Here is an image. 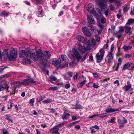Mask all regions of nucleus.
<instances>
[{
	"label": "nucleus",
	"mask_w": 134,
	"mask_h": 134,
	"mask_svg": "<svg viewBox=\"0 0 134 134\" xmlns=\"http://www.w3.org/2000/svg\"><path fill=\"white\" fill-rule=\"evenodd\" d=\"M88 50L87 48L84 46H82L80 44H79V47L78 48H74L72 49V51L76 57V59H77L78 62H79L80 59H81V61H83L85 59L87 53L84 55L82 56H81L79 52H81L83 54L85 53L87 50Z\"/></svg>",
	"instance_id": "obj_1"
},
{
	"label": "nucleus",
	"mask_w": 134,
	"mask_h": 134,
	"mask_svg": "<svg viewBox=\"0 0 134 134\" xmlns=\"http://www.w3.org/2000/svg\"><path fill=\"white\" fill-rule=\"evenodd\" d=\"M3 54L4 56V59L5 60L8 59L10 61H14L17 55V52L14 49L10 50L9 54L8 50L5 49L4 50Z\"/></svg>",
	"instance_id": "obj_2"
},
{
	"label": "nucleus",
	"mask_w": 134,
	"mask_h": 134,
	"mask_svg": "<svg viewBox=\"0 0 134 134\" xmlns=\"http://www.w3.org/2000/svg\"><path fill=\"white\" fill-rule=\"evenodd\" d=\"M132 23H134V19H129L128 20L127 22L126 23L125 25L124 26V30H125V32L126 34L130 35L132 34L131 27L130 26H127V25H130Z\"/></svg>",
	"instance_id": "obj_3"
},
{
	"label": "nucleus",
	"mask_w": 134,
	"mask_h": 134,
	"mask_svg": "<svg viewBox=\"0 0 134 134\" xmlns=\"http://www.w3.org/2000/svg\"><path fill=\"white\" fill-rule=\"evenodd\" d=\"M51 54L49 51L44 52L42 56H40V59L42 60V62L41 63L44 66L46 65V63L45 62H43V60L45 61H47V59L50 58L51 57Z\"/></svg>",
	"instance_id": "obj_4"
},
{
	"label": "nucleus",
	"mask_w": 134,
	"mask_h": 134,
	"mask_svg": "<svg viewBox=\"0 0 134 134\" xmlns=\"http://www.w3.org/2000/svg\"><path fill=\"white\" fill-rule=\"evenodd\" d=\"M105 52L103 48L100 49L99 52L96 55L97 62L99 63L101 61L103 60Z\"/></svg>",
	"instance_id": "obj_5"
},
{
	"label": "nucleus",
	"mask_w": 134,
	"mask_h": 134,
	"mask_svg": "<svg viewBox=\"0 0 134 134\" xmlns=\"http://www.w3.org/2000/svg\"><path fill=\"white\" fill-rule=\"evenodd\" d=\"M27 58V62L29 63H31V59L33 60L36 61L38 60V57L35 55V53H30V55L27 56L26 57Z\"/></svg>",
	"instance_id": "obj_6"
},
{
	"label": "nucleus",
	"mask_w": 134,
	"mask_h": 134,
	"mask_svg": "<svg viewBox=\"0 0 134 134\" xmlns=\"http://www.w3.org/2000/svg\"><path fill=\"white\" fill-rule=\"evenodd\" d=\"M30 52L29 50H26L20 51L19 53V56L21 58H23L25 56H27L30 55Z\"/></svg>",
	"instance_id": "obj_7"
},
{
	"label": "nucleus",
	"mask_w": 134,
	"mask_h": 134,
	"mask_svg": "<svg viewBox=\"0 0 134 134\" xmlns=\"http://www.w3.org/2000/svg\"><path fill=\"white\" fill-rule=\"evenodd\" d=\"M87 9L89 13L94 14L96 13V11L94 10V7L92 4L91 3L88 4L87 6Z\"/></svg>",
	"instance_id": "obj_8"
},
{
	"label": "nucleus",
	"mask_w": 134,
	"mask_h": 134,
	"mask_svg": "<svg viewBox=\"0 0 134 134\" xmlns=\"http://www.w3.org/2000/svg\"><path fill=\"white\" fill-rule=\"evenodd\" d=\"M98 4L100 7L101 9H104L106 6V4L103 0H98L97 1Z\"/></svg>",
	"instance_id": "obj_9"
},
{
	"label": "nucleus",
	"mask_w": 134,
	"mask_h": 134,
	"mask_svg": "<svg viewBox=\"0 0 134 134\" xmlns=\"http://www.w3.org/2000/svg\"><path fill=\"white\" fill-rule=\"evenodd\" d=\"M82 30L84 34L87 37H90L91 34L90 30L86 27H83L82 28Z\"/></svg>",
	"instance_id": "obj_10"
},
{
	"label": "nucleus",
	"mask_w": 134,
	"mask_h": 134,
	"mask_svg": "<svg viewBox=\"0 0 134 134\" xmlns=\"http://www.w3.org/2000/svg\"><path fill=\"white\" fill-rule=\"evenodd\" d=\"M112 53L111 52H108L107 55L108 62L109 64L112 62L113 59V55Z\"/></svg>",
	"instance_id": "obj_11"
},
{
	"label": "nucleus",
	"mask_w": 134,
	"mask_h": 134,
	"mask_svg": "<svg viewBox=\"0 0 134 134\" xmlns=\"http://www.w3.org/2000/svg\"><path fill=\"white\" fill-rule=\"evenodd\" d=\"M123 88L125 91L127 92L129 91L131 92V94H132V92L133 91V88L132 87L131 85V84H129L127 85H126Z\"/></svg>",
	"instance_id": "obj_12"
},
{
	"label": "nucleus",
	"mask_w": 134,
	"mask_h": 134,
	"mask_svg": "<svg viewBox=\"0 0 134 134\" xmlns=\"http://www.w3.org/2000/svg\"><path fill=\"white\" fill-rule=\"evenodd\" d=\"M33 80V79L32 78L25 79L23 83L25 85H28L31 83H36V82L34 81Z\"/></svg>",
	"instance_id": "obj_13"
},
{
	"label": "nucleus",
	"mask_w": 134,
	"mask_h": 134,
	"mask_svg": "<svg viewBox=\"0 0 134 134\" xmlns=\"http://www.w3.org/2000/svg\"><path fill=\"white\" fill-rule=\"evenodd\" d=\"M59 129L57 128L55 126L51 129L49 130L50 133L54 134H60L58 132Z\"/></svg>",
	"instance_id": "obj_14"
},
{
	"label": "nucleus",
	"mask_w": 134,
	"mask_h": 134,
	"mask_svg": "<svg viewBox=\"0 0 134 134\" xmlns=\"http://www.w3.org/2000/svg\"><path fill=\"white\" fill-rule=\"evenodd\" d=\"M77 39L78 41L83 43H86V40L81 35L77 36Z\"/></svg>",
	"instance_id": "obj_15"
},
{
	"label": "nucleus",
	"mask_w": 134,
	"mask_h": 134,
	"mask_svg": "<svg viewBox=\"0 0 134 134\" xmlns=\"http://www.w3.org/2000/svg\"><path fill=\"white\" fill-rule=\"evenodd\" d=\"M88 22L90 24H94V20L93 16L91 15H88L87 18Z\"/></svg>",
	"instance_id": "obj_16"
},
{
	"label": "nucleus",
	"mask_w": 134,
	"mask_h": 134,
	"mask_svg": "<svg viewBox=\"0 0 134 134\" xmlns=\"http://www.w3.org/2000/svg\"><path fill=\"white\" fill-rule=\"evenodd\" d=\"M120 109H113L111 108H108L105 109L107 113H113L120 110Z\"/></svg>",
	"instance_id": "obj_17"
},
{
	"label": "nucleus",
	"mask_w": 134,
	"mask_h": 134,
	"mask_svg": "<svg viewBox=\"0 0 134 134\" xmlns=\"http://www.w3.org/2000/svg\"><path fill=\"white\" fill-rule=\"evenodd\" d=\"M70 116V114L69 113L66 112H64L62 116V119L64 120L65 119H68L69 117Z\"/></svg>",
	"instance_id": "obj_18"
},
{
	"label": "nucleus",
	"mask_w": 134,
	"mask_h": 134,
	"mask_svg": "<svg viewBox=\"0 0 134 134\" xmlns=\"http://www.w3.org/2000/svg\"><path fill=\"white\" fill-rule=\"evenodd\" d=\"M73 73L71 72H68L67 73L65 77L67 79L70 80L71 79V78L72 76Z\"/></svg>",
	"instance_id": "obj_19"
},
{
	"label": "nucleus",
	"mask_w": 134,
	"mask_h": 134,
	"mask_svg": "<svg viewBox=\"0 0 134 134\" xmlns=\"http://www.w3.org/2000/svg\"><path fill=\"white\" fill-rule=\"evenodd\" d=\"M88 26L90 27V29L91 31L93 32H96L97 29L96 27L95 26L90 24L88 25Z\"/></svg>",
	"instance_id": "obj_20"
},
{
	"label": "nucleus",
	"mask_w": 134,
	"mask_h": 134,
	"mask_svg": "<svg viewBox=\"0 0 134 134\" xmlns=\"http://www.w3.org/2000/svg\"><path fill=\"white\" fill-rule=\"evenodd\" d=\"M123 122L121 123H120V125H119V126L120 128L124 126V124L126 123L127 122V120L124 117H122Z\"/></svg>",
	"instance_id": "obj_21"
},
{
	"label": "nucleus",
	"mask_w": 134,
	"mask_h": 134,
	"mask_svg": "<svg viewBox=\"0 0 134 134\" xmlns=\"http://www.w3.org/2000/svg\"><path fill=\"white\" fill-rule=\"evenodd\" d=\"M61 62L60 60L54 59L51 62V64L53 65H57L59 64Z\"/></svg>",
	"instance_id": "obj_22"
},
{
	"label": "nucleus",
	"mask_w": 134,
	"mask_h": 134,
	"mask_svg": "<svg viewBox=\"0 0 134 134\" xmlns=\"http://www.w3.org/2000/svg\"><path fill=\"white\" fill-rule=\"evenodd\" d=\"M131 63L130 62H128L125 64L123 67V70H125L131 66Z\"/></svg>",
	"instance_id": "obj_23"
},
{
	"label": "nucleus",
	"mask_w": 134,
	"mask_h": 134,
	"mask_svg": "<svg viewBox=\"0 0 134 134\" xmlns=\"http://www.w3.org/2000/svg\"><path fill=\"white\" fill-rule=\"evenodd\" d=\"M90 43L88 44V45L89 47H90V46L92 45L94 46L95 45L96 41L94 38H92L89 40Z\"/></svg>",
	"instance_id": "obj_24"
},
{
	"label": "nucleus",
	"mask_w": 134,
	"mask_h": 134,
	"mask_svg": "<svg viewBox=\"0 0 134 134\" xmlns=\"http://www.w3.org/2000/svg\"><path fill=\"white\" fill-rule=\"evenodd\" d=\"M122 60V58H119L118 60V63H117L116 68V69H115V70L116 71H117L118 70L119 66V65H121Z\"/></svg>",
	"instance_id": "obj_25"
},
{
	"label": "nucleus",
	"mask_w": 134,
	"mask_h": 134,
	"mask_svg": "<svg viewBox=\"0 0 134 134\" xmlns=\"http://www.w3.org/2000/svg\"><path fill=\"white\" fill-rule=\"evenodd\" d=\"M36 53L35 54V55H37L38 57V59L39 57L40 59V56H42L43 54H42V51H41L39 50L37 51L36 52Z\"/></svg>",
	"instance_id": "obj_26"
},
{
	"label": "nucleus",
	"mask_w": 134,
	"mask_h": 134,
	"mask_svg": "<svg viewBox=\"0 0 134 134\" xmlns=\"http://www.w3.org/2000/svg\"><path fill=\"white\" fill-rule=\"evenodd\" d=\"M52 101V99L47 98L46 100H43V102L45 103H51Z\"/></svg>",
	"instance_id": "obj_27"
},
{
	"label": "nucleus",
	"mask_w": 134,
	"mask_h": 134,
	"mask_svg": "<svg viewBox=\"0 0 134 134\" xmlns=\"http://www.w3.org/2000/svg\"><path fill=\"white\" fill-rule=\"evenodd\" d=\"M86 81V80L84 79V80H83L82 81H81V82H79V86L82 87L85 84Z\"/></svg>",
	"instance_id": "obj_28"
},
{
	"label": "nucleus",
	"mask_w": 134,
	"mask_h": 134,
	"mask_svg": "<svg viewBox=\"0 0 134 134\" xmlns=\"http://www.w3.org/2000/svg\"><path fill=\"white\" fill-rule=\"evenodd\" d=\"M45 98V97L44 96H41L37 98V102H39Z\"/></svg>",
	"instance_id": "obj_29"
},
{
	"label": "nucleus",
	"mask_w": 134,
	"mask_h": 134,
	"mask_svg": "<svg viewBox=\"0 0 134 134\" xmlns=\"http://www.w3.org/2000/svg\"><path fill=\"white\" fill-rule=\"evenodd\" d=\"M132 47L130 45L128 46H124L123 47V48L125 51H127L130 49Z\"/></svg>",
	"instance_id": "obj_30"
},
{
	"label": "nucleus",
	"mask_w": 134,
	"mask_h": 134,
	"mask_svg": "<svg viewBox=\"0 0 134 134\" xmlns=\"http://www.w3.org/2000/svg\"><path fill=\"white\" fill-rule=\"evenodd\" d=\"M8 13L5 11L2 12L1 14V15L3 17L7 16H8Z\"/></svg>",
	"instance_id": "obj_31"
},
{
	"label": "nucleus",
	"mask_w": 134,
	"mask_h": 134,
	"mask_svg": "<svg viewBox=\"0 0 134 134\" xmlns=\"http://www.w3.org/2000/svg\"><path fill=\"white\" fill-rule=\"evenodd\" d=\"M66 122L65 121L63 122V123H61L59 124L58 125L55 126L57 128L59 129L60 127L63 126L64 124H66Z\"/></svg>",
	"instance_id": "obj_32"
},
{
	"label": "nucleus",
	"mask_w": 134,
	"mask_h": 134,
	"mask_svg": "<svg viewBox=\"0 0 134 134\" xmlns=\"http://www.w3.org/2000/svg\"><path fill=\"white\" fill-rule=\"evenodd\" d=\"M50 81L51 83H52L53 81H56L57 80V79L55 76H52L50 77Z\"/></svg>",
	"instance_id": "obj_33"
},
{
	"label": "nucleus",
	"mask_w": 134,
	"mask_h": 134,
	"mask_svg": "<svg viewBox=\"0 0 134 134\" xmlns=\"http://www.w3.org/2000/svg\"><path fill=\"white\" fill-rule=\"evenodd\" d=\"M76 63V62L75 61H73L69 63V65L71 67H73L74 66Z\"/></svg>",
	"instance_id": "obj_34"
},
{
	"label": "nucleus",
	"mask_w": 134,
	"mask_h": 134,
	"mask_svg": "<svg viewBox=\"0 0 134 134\" xmlns=\"http://www.w3.org/2000/svg\"><path fill=\"white\" fill-rule=\"evenodd\" d=\"M61 58L63 61L66 62V59H67V57L66 55H62Z\"/></svg>",
	"instance_id": "obj_35"
},
{
	"label": "nucleus",
	"mask_w": 134,
	"mask_h": 134,
	"mask_svg": "<svg viewBox=\"0 0 134 134\" xmlns=\"http://www.w3.org/2000/svg\"><path fill=\"white\" fill-rule=\"evenodd\" d=\"M68 65L66 63H64L63 64H60L59 65V68H62L66 67Z\"/></svg>",
	"instance_id": "obj_36"
},
{
	"label": "nucleus",
	"mask_w": 134,
	"mask_h": 134,
	"mask_svg": "<svg viewBox=\"0 0 134 134\" xmlns=\"http://www.w3.org/2000/svg\"><path fill=\"white\" fill-rule=\"evenodd\" d=\"M2 132L3 134H8V132L7 131L6 129L3 128L2 129Z\"/></svg>",
	"instance_id": "obj_37"
},
{
	"label": "nucleus",
	"mask_w": 134,
	"mask_h": 134,
	"mask_svg": "<svg viewBox=\"0 0 134 134\" xmlns=\"http://www.w3.org/2000/svg\"><path fill=\"white\" fill-rule=\"evenodd\" d=\"M57 86H54L51 87L49 88L48 90H52L53 91H55L57 89Z\"/></svg>",
	"instance_id": "obj_38"
},
{
	"label": "nucleus",
	"mask_w": 134,
	"mask_h": 134,
	"mask_svg": "<svg viewBox=\"0 0 134 134\" xmlns=\"http://www.w3.org/2000/svg\"><path fill=\"white\" fill-rule=\"evenodd\" d=\"M82 108V106L80 104H76L75 107V109H81Z\"/></svg>",
	"instance_id": "obj_39"
},
{
	"label": "nucleus",
	"mask_w": 134,
	"mask_h": 134,
	"mask_svg": "<svg viewBox=\"0 0 134 134\" xmlns=\"http://www.w3.org/2000/svg\"><path fill=\"white\" fill-rule=\"evenodd\" d=\"M84 79L86 80V78L84 77L82 75L78 79V82H81V81H82L83 80H84Z\"/></svg>",
	"instance_id": "obj_40"
},
{
	"label": "nucleus",
	"mask_w": 134,
	"mask_h": 134,
	"mask_svg": "<svg viewBox=\"0 0 134 134\" xmlns=\"http://www.w3.org/2000/svg\"><path fill=\"white\" fill-rule=\"evenodd\" d=\"M93 83L92 82H90L86 85V86L87 87H91L93 86Z\"/></svg>",
	"instance_id": "obj_41"
},
{
	"label": "nucleus",
	"mask_w": 134,
	"mask_h": 134,
	"mask_svg": "<svg viewBox=\"0 0 134 134\" xmlns=\"http://www.w3.org/2000/svg\"><path fill=\"white\" fill-rule=\"evenodd\" d=\"M117 122L119 124L121 123L122 122V120H123L122 117L121 118L118 117L117 118Z\"/></svg>",
	"instance_id": "obj_42"
},
{
	"label": "nucleus",
	"mask_w": 134,
	"mask_h": 134,
	"mask_svg": "<svg viewBox=\"0 0 134 134\" xmlns=\"http://www.w3.org/2000/svg\"><path fill=\"white\" fill-rule=\"evenodd\" d=\"M124 29H123V27H121L120 28V29L117 32L122 34V33L124 32Z\"/></svg>",
	"instance_id": "obj_43"
},
{
	"label": "nucleus",
	"mask_w": 134,
	"mask_h": 134,
	"mask_svg": "<svg viewBox=\"0 0 134 134\" xmlns=\"http://www.w3.org/2000/svg\"><path fill=\"white\" fill-rule=\"evenodd\" d=\"M78 75L79 73L78 72H77L76 75L74 76L73 79L74 81H76L77 76Z\"/></svg>",
	"instance_id": "obj_44"
},
{
	"label": "nucleus",
	"mask_w": 134,
	"mask_h": 134,
	"mask_svg": "<svg viewBox=\"0 0 134 134\" xmlns=\"http://www.w3.org/2000/svg\"><path fill=\"white\" fill-rule=\"evenodd\" d=\"M110 9L111 11H113L114 10L115 8V7L112 4H111L109 6Z\"/></svg>",
	"instance_id": "obj_45"
},
{
	"label": "nucleus",
	"mask_w": 134,
	"mask_h": 134,
	"mask_svg": "<svg viewBox=\"0 0 134 134\" xmlns=\"http://www.w3.org/2000/svg\"><path fill=\"white\" fill-rule=\"evenodd\" d=\"M116 35V37L118 39H119L121 37L122 34H121V33H119L117 32Z\"/></svg>",
	"instance_id": "obj_46"
},
{
	"label": "nucleus",
	"mask_w": 134,
	"mask_h": 134,
	"mask_svg": "<svg viewBox=\"0 0 134 134\" xmlns=\"http://www.w3.org/2000/svg\"><path fill=\"white\" fill-rule=\"evenodd\" d=\"M95 38L96 41L97 42H99L100 41V37L98 35H96L95 36Z\"/></svg>",
	"instance_id": "obj_47"
},
{
	"label": "nucleus",
	"mask_w": 134,
	"mask_h": 134,
	"mask_svg": "<svg viewBox=\"0 0 134 134\" xmlns=\"http://www.w3.org/2000/svg\"><path fill=\"white\" fill-rule=\"evenodd\" d=\"M4 89H8L9 88V86L8 84L6 83H5L4 84V86H3Z\"/></svg>",
	"instance_id": "obj_48"
},
{
	"label": "nucleus",
	"mask_w": 134,
	"mask_h": 134,
	"mask_svg": "<svg viewBox=\"0 0 134 134\" xmlns=\"http://www.w3.org/2000/svg\"><path fill=\"white\" fill-rule=\"evenodd\" d=\"M41 2V0H35V3L36 4H40Z\"/></svg>",
	"instance_id": "obj_49"
},
{
	"label": "nucleus",
	"mask_w": 134,
	"mask_h": 134,
	"mask_svg": "<svg viewBox=\"0 0 134 134\" xmlns=\"http://www.w3.org/2000/svg\"><path fill=\"white\" fill-rule=\"evenodd\" d=\"M100 21L102 23H104L106 21V19L104 18H101L100 20Z\"/></svg>",
	"instance_id": "obj_50"
},
{
	"label": "nucleus",
	"mask_w": 134,
	"mask_h": 134,
	"mask_svg": "<svg viewBox=\"0 0 134 134\" xmlns=\"http://www.w3.org/2000/svg\"><path fill=\"white\" fill-rule=\"evenodd\" d=\"M109 12V10H107L105 11L104 14L106 17H107L108 16Z\"/></svg>",
	"instance_id": "obj_51"
},
{
	"label": "nucleus",
	"mask_w": 134,
	"mask_h": 134,
	"mask_svg": "<svg viewBox=\"0 0 134 134\" xmlns=\"http://www.w3.org/2000/svg\"><path fill=\"white\" fill-rule=\"evenodd\" d=\"M5 116L6 117V119L7 120L10 121H12V120L11 119H10V116H8V115H5Z\"/></svg>",
	"instance_id": "obj_52"
},
{
	"label": "nucleus",
	"mask_w": 134,
	"mask_h": 134,
	"mask_svg": "<svg viewBox=\"0 0 134 134\" xmlns=\"http://www.w3.org/2000/svg\"><path fill=\"white\" fill-rule=\"evenodd\" d=\"M98 26L101 29H103L104 27V26L100 23L98 24Z\"/></svg>",
	"instance_id": "obj_53"
},
{
	"label": "nucleus",
	"mask_w": 134,
	"mask_h": 134,
	"mask_svg": "<svg viewBox=\"0 0 134 134\" xmlns=\"http://www.w3.org/2000/svg\"><path fill=\"white\" fill-rule=\"evenodd\" d=\"M35 100L34 98L30 99L29 101V103L32 104V105H33V103H34Z\"/></svg>",
	"instance_id": "obj_54"
},
{
	"label": "nucleus",
	"mask_w": 134,
	"mask_h": 134,
	"mask_svg": "<svg viewBox=\"0 0 134 134\" xmlns=\"http://www.w3.org/2000/svg\"><path fill=\"white\" fill-rule=\"evenodd\" d=\"M56 85H59L60 87H62L64 86V84L63 82L57 83L56 84Z\"/></svg>",
	"instance_id": "obj_55"
},
{
	"label": "nucleus",
	"mask_w": 134,
	"mask_h": 134,
	"mask_svg": "<svg viewBox=\"0 0 134 134\" xmlns=\"http://www.w3.org/2000/svg\"><path fill=\"white\" fill-rule=\"evenodd\" d=\"M115 121L114 119H111L110 120H109L108 122V123H113Z\"/></svg>",
	"instance_id": "obj_56"
},
{
	"label": "nucleus",
	"mask_w": 134,
	"mask_h": 134,
	"mask_svg": "<svg viewBox=\"0 0 134 134\" xmlns=\"http://www.w3.org/2000/svg\"><path fill=\"white\" fill-rule=\"evenodd\" d=\"M121 14L120 13H118L116 15L117 18L118 19H119L121 17Z\"/></svg>",
	"instance_id": "obj_57"
},
{
	"label": "nucleus",
	"mask_w": 134,
	"mask_h": 134,
	"mask_svg": "<svg viewBox=\"0 0 134 134\" xmlns=\"http://www.w3.org/2000/svg\"><path fill=\"white\" fill-rule=\"evenodd\" d=\"M128 10V8L127 7H125L124 8L123 11L124 12H126Z\"/></svg>",
	"instance_id": "obj_58"
},
{
	"label": "nucleus",
	"mask_w": 134,
	"mask_h": 134,
	"mask_svg": "<svg viewBox=\"0 0 134 134\" xmlns=\"http://www.w3.org/2000/svg\"><path fill=\"white\" fill-rule=\"evenodd\" d=\"M132 57V55L130 54H126L125 55V57L126 58H129Z\"/></svg>",
	"instance_id": "obj_59"
},
{
	"label": "nucleus",
	"mask_w": 134,
	"mask_h": 134,
	"mask_svg": "<svg viewBox=\"0 0 134 134\" xmlns=\"http://www.w3.org/2000/svg\"><path fill=\"white\" fill-rule=\"evenodd\" d=\"M13 103L11 102L10 103L9 107H8L9 109H11L13 107Z\"/></svg>",
	"instance_id": "obj_60"
},
{
	"label": "nucleus",
	"mask_w": 134,
	"mask_h": 134,
	"mask_svg": "<svg viewBox=\"0 0 134 134\" xmlns=\"http://www.w3.org/2000/svg\"><path fill=\"white\" fill-rule=\"evenodd\" d=\"M98 115L97 114L94 115H93L91 116H90L88 117L89 118H95L96 117H97V116H98Z\"/></svg>",
	"instance_id": "obj_61"
},
{
	"label": "nucleus",
	"mask_w": 134,
	"mask_h": 134,
	"mask_svg": "<svg viewBox=\"0 0 134 134\" xmlns=\"http://www.w3.org/2000/svg\"><path fill=\"white\" fill-rule=\"evenodd\" d=\"M70 87V85L69 83L66 84L65 85V88L66 89H68Z\"/></svg>",
	"instance_id": "obj_62"
},
{
	"label": "nucleus",
	"mask_w": 134,
	"mask_h": 134,
	"mask_svg": "<svg viewBox=\"0 0 134 134\" xmlns=\"http://www.w3.org/2000/svg\"><path fill=\"white\" fill-rule=\"evenodd\" d=\"M4 89L3 86L0 84V91H2Z\"/></svg>",
	"instance_id": "obj_63"
},
{
	"label": "nucleus",
	"mask_w": 134,
	"mask_h": 134,
	"mask_svg": "<svg viewBox=\"0 0 134 134\" xmlns=\"http://www.w3.org/2000/svg\"><path fill=\"white\" fill-rule=\"evenodd\" d=\"M111 48L110 50L111 51L110 52H112L113 51L114 48V45L113 44H111Z\"/></svg>",
	"instance_id": "obj_64"
}]
</instances>
